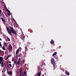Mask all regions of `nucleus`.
<instances>
[{
	"mask_svg": "<svg viewBox=\"0 0 76 76\" xmlns=\"http://www.w3.org/2000/svg\"><path fill=\"white\" fill-rule=\"evenodd\" d=\"M9 65L10 66V67H12V64H9Z\"/></svg>",
	"mask_w": 76,
	"mask_h": 76,
	"instance_id": "obj_28",
	"label": "nucleus"
},
{
	"mask_svg": "<svg viewBox=\"0 0 76 76\" xmlns=\"http://www.w3.org/2000/svg\"><path fill=\"white\" fill-rule=\"evenodd\" d=\"M38 72H39V70H40V71H41V70H42V68H40V67L39 66H38Z\"/></svg>",
	"mask_w": 76,
	"mask_h": 76,
	"instance_id": "obj_7",
	"label": "nucleus"
},
{
	"mask_svg": "<svg viewBox=\"0 0 76 76\" xmlns=\"http://www.w3.org/2000/svg\"><path fill=\"white\" fill-rule=\"evenodd\" d=\"M2 39H1V38H0V41H2Z\"/></svg>",
	"mask_w": 76,
	"mask_h": 76,
	"instance_id": "obj_40",
	"label": "nucleus"
},
{
	"mask_svg": "<svg viewBox=\"0 0 76 76\" xmlns=\"http://www.w3.org/2000/svg\"><path fill=\"white\" fill-rule=\"evenodd\" d=\"M7 30V31L8 33L10 34V35L12 36V32L13 34H14L15 35H17L18 34L17 32L13 28V27L12 26H10L9 27H6Z\"/></svg>",
	"mask_w": 76,
	"mask_h": 76,
	"instance_id": "obj_1",
	"label": "nucleus"
},
{
	"mask_svg": "<svg viewBox=\"0 0 76 76\" xmlns=\"http://www.w3.org/2000/svg\"><path fill=\"white\" fill-rule=\"evenodd\" d=\"M19 52V49H18L16 51L15 55L16 56L18 54V53Z\"/></svg>",
	"mask_w": 76,
	"mask_h": 76,
	"instance_id": "obj_8",
	"label": "nucleus"
},
{
	"mask_svg": "<svg viewBox=\"0 0 76 76\" xmlns=\"http://www.w3.org/2000/svg\"><path fill=\"white\" fill-rule=\"evenodd\" d=\"M14 60H15V58H12V61H14Z\"/></svg>",
	"mask_w": 76,
	"mask_h": 76,
	"instance_id": "obj_27",
	"label": "nucleus"
},
{
	"mask_svg": "<svg viewBox=\"0 0 76 76\" xmlns=\"http://www.w3.org/2000/svg\"><path fill=\"white\" fill-rule=\"evenodd\" d=\"M67 71H66L65 73V74H67Z\"/></svg>",
	"mask_w": 76,
	"mask_h": 76,
	"instance_id": "obj_36",
	"label": "nucleus"
},
{
	"mask_svg": "<svg viewBox=\"0 0 76 76\" xmlns=\"http://www.w3.org/2000/svg\"><path fill=\"white\" fill-rule=\"evenodd\" d=\"M51 62L52 64H53L54 67V68H55V66H56V62L54 60V58H53L51 59Z\"/></svg>",
	"mask_w": 76,
	"mask_h": 76,
	"instance_id": "obj_2",
	"label": "nucleus"
},
{
	"mask_svg": "<svg viewBox=\"0 0 76 76\" xmlns=\"http://www.w3.org/2000/svg\"><path fill=\"white\" fill-rule=\"evenodd\" d=\"M8 58H9V57H7V58L6 59V60H8Z\"/></svg>",
	"mask_w": 76,
	"mask_h": 76,
	"instance_id": "obj_33",
	"label": "nucleus"
},
{
	"mask_svg": "<svg viewBox=\"0 0 76 76\" xmlns=\"http://www.w3.org/2000/svg\"><path fill=\"white\" fill-rule=\"evenodd\" d=\"M20 61H17V64L19 65L20 64Z\"/></svg>",
	"mask_w": 76,
	"mask_h": 76,
	"instance_id": "obj_14",
	"label": "nucleus"
},
{
	"mask_svg": "<svg viewBox=\"0 0 76 76\" xmlns=\"http://www.w3.org/2000/svg\"><path fill=\"white\" fill-rule=\"evenodd\" d=\"M1 67H4V63L3 62H2L1 63Z\"/></svg>",
	"mask_w": 76,
	"mask_h": 76,
	"instance_id": "obj_9",
	"label": "nucleus"
},
{
	"mask_svg": "<svg viewBox=\"0 0 76 76\" xmlns=\"http://www.w3.org/2000/svg\"><path fill=\"white\" fill-rule=\"evenodd\" d=\"M2 62V61H0V65L1 64V63Z\"/></svg>",
	"mask_w": 76,
	"mask_h": 76,
	"instance_id": "obj_35",
	"label": "nucleus"
},
{
	"mask_svg": "<svg viewBox=\"0 0 76 76\" xmlns=\"http://www.w3.org/2000/svg\"><path fill=\"white\" fill-rule=\"evenodd\" d=\"M8 50L9 52H12V50H13V47L12 46L11 44H9V46L7 47Z\"/></svg>",
	"mask_w": 76,
	"mask_h": 76,
	"instance_id": "obj_3",
	"label": "nucleus"
},
{
	"mask_svg": "<svg viewBox=\"0 0 76 76\" xmlns=\"http://www.w3.org/2000/svg\"><path fill=\"white\" fill-rule=\"evenodd\" d=\"M11 55H10V54L9 55H8L7 56V57H11Z\"/></svg>",
	"mask_w": 76,
	"mask_h": 76,
	"instance_id": "obj_30",
	"label": "nucleus"
},
{
	"mask_svg": "<svg viewBox=\"0 0 76 76\" xmlns=\"http://www.w3.org/2000/svg\"><path fill=\"white\" fill-rule=\"evenodd\" d=\"M6 69L7 70V73H10V72L8 71V69H7V67H6Z\"/></svg>",
	"mask_w": 76,
	"mask_h": 76,
	"instance_id": "obj_18",
	"label": "nucleus"
},
{
	"mask_svg": "<svg viewBox=\"0 0 76 76\" xmlns=\"http://www.w3.org/2000/svg\"><path fill=\"white\" fill-rule=\"evenodd\" d=\"M7 11V12H9V13H10V11L9 10H6Z\"/></svg>",
	"mask_w": 76,
	"mask_h": 76,
	"instance_id": "obj_29",
	"label": "nucleus"
},
{
	"mask_svg": "<svg viewBox=\"0 0 76 76\" xmlns=\"http://www.w3.org/2000/svg\"><path fill=\"white\" fill-rule=\"evenodd\" d=\"M7 39H8V41H10V39L8 37H7Z\"/></svg>",
	"mask_w": 76,
	"mask_h": 76,
	"instance_id": "obj_21",
	"label": "nucleus"
},
{
	"mask_svg": "<svg viewBox=\"0 0 76 76\" xmlns=\"http://www.w3.org/2000/svg\"><path fill=\"white\" fill-rule=\"evenodd\" d=\"M41 71H40L39 72H38L37 76H41Z\"/></svg>",
	"mask_w": 76,
	"mask_h": 76,
	"instance_id": "obj_6",
	"label": "nucleus"
},
{
	"mask_svg": "<svg viewBox=\"0 0 76 76\" xmlns=\"http://www.w3.org/2000/svg\"><path fill=\"white\" fill-rule=\"evenodd\" d=\"M18 75H19V73L18 72Z\"/></svg>",
	"mask_w": 76,
	"mask_h": 76,
	"instance_id": "obj_50",
	"label": "nucleus"
},
{
	"mask_svg": "<svg viewBox=\"0 0 76 76\" xmlns=\"http://www.w3.org/2000/svg\"><path fill=\"white\" fill-rule=\"evenodd\" d=\"M63 72H64V70H63Z\"/></svg>",
	"mask_w": 76,
	"mask_h": 76,
	"instance_id": "obj_47",
	"label": "nucleus"
},
{
	"mask_svg": "<svg viewBox=\"0 0 76 76\" xmlns=\"http://www.w3.org/2000/svg\"><path fill=\"white\" fill-rule=\"evenodd\" d=\"M24 61V60H23L22 61V63H23V62Z\"/></svg>",
	"mask_w": 76,
	"mask_h": 76,
	"instance_id": "obj_44",
	"label": "nucleus"
},
{
	"mask_svg": "<svg viewBox=\"0 0 76 76\" xmlns=\"http://www.w3.org/2000/svg\"><path fill=\"white\" fill-rule=\"evenodd\" d=\"M54 58H55L56 59H58V56H57V55L55 56H54Z\"/></svg>",
	"mask_w": 76,
	"mask_h": 76,
	"instance_id": "obj_13",
	"label": "nucleus"
},
{
	"mask_svg": "<svg viewBox=\"0 0 76 76\" xmlns=\"http://www.w3.org/2000/svg\"><path fill=\"white\" fill-rule=\"evenodd\" d=\"M19 61H20V58H19Z\"/></svg>",
	"mask_w": 76,
	"mask_h": 76,
	"instance_id": "obj_43",
	"label": "nucleus"
},
{
	"mask_svg": "<svg viewBox=\"0 0 76 76\" xmlns=\"http://www.w3.org/2000/svg\"><path fill=\"white\" fill-rule=\"evenodd\" d=\"M22 54L20 53L19 54V56L20 57H22Z\"/></svg>",
	"mask_w": 76,
	"mask_h": 76,
	"instance_id": "obj_25",
	"label": "nucleus"
},
{
	"mask_svg": "<svg viewBox=\"0 0 76 76\" xmlns=\"http://www.w3.org/2000/svg\"><path fill=\"white\" fill-rule=\"evenodd\" d=\"M25 49L26 51H27L28 50V49L27 48V47H25Z\"/></svg>",
	"mask_w": 76,
	"mask_h": 76,
	"instance_id": "obj_26",
	"label": "nucleus"
},
{
	"mask_svg": "<svg viewBox=\"0 0 76 76\" xmlns=\"http://www.w3.org/2000/svg\"><path fill=\"white\" fill-rule=\"evenodd\" d=\"M15 65H17V63H15Z\"/></svg>",
	"mask_w": 76,
	"mask_h": 76,
	"instance_id": "obj_42",
	"label": "nucleus"
},
{
	"mask_svg": "<svg viewBox=\"0 0 76 76\" xmlns=\"http://www.w3.org/2000/svg\"><path fill=\"white\" fill-rule=\"evenodd\" d=\"M19 72H20V76H22V68H20L19 69Z\"/></svg>",
	"mask_w": 76,
	"mask_h": 76,
	"instance_id": "obj_4",
	"label": "nucleus"
},
{
	"mask_svg": "<svg viewBox=\"0 0 76 76\" xmlns=\"http://www.w3.org/2000/svg\"><path fill=\"white\" fill-rule=\"evenodd\" d=\"M1 53V50H0V53Z\"/></svg>",
	"mask_w": 76,
	"mask_h": 76,
	"instance_id": "obj_49",
	"label": "nucleus"
},
{
	"mask_svg": "<svg viewBox=\"0 0 76 76\" xmlns=\"http://www.w3.org/2000/svg\"><path fill=\"white\" fill-rule=\"evenodd\" d=\"M10 75H12V71H10Z\"/></svg>",
	"mask_w": 76,
	"mask_h": 76,
	"instance_id": "obj_20",
	"label": "nucleus"
},
{
	"mask_svg": "<svg viewBox=\"0 0 76 76\" xmlns=\"http://www.w3.org/2000/svg\"><path fill=\"white\" fill-rule=\"evenodd\" d=\"M8 74L9 75H10V72L8 73Z\"/></svg>",
	"mask_w": 76,
	"mask_h": 76,
	"instance_id": "obj_41",
	"label": "nucleus"
},
{
	"mask_svg": "<svg viewBox=\"0 0 76 76\" xmlns=\"http://www.w3.org/2000/svg\"><path fill=\"white\" fill-rule=\"evenodd\" d=\"M5 9L6 10H8V9H7V7H5Z\"/></svg>",
	"mask_w": 76,
	"mask_h": 76,
	"instance_id": "obj_37",
	"label": "nucleus"
},
{
	"mask_svg": "<svg viewBox=\"0 0 76 76\" xmlns=\"http://www.w3.org/2000/svg\"><path fill=\"white\" fill-rule=\"evenodd\" d=\"M11 63V61H10L9 62V63Z\"/></svg>",
	"mask_w": 76,
	"mask_h": 76,
	"instance_id": "obj_46",
	"label": "nucleus"
},
{
	"mask_svg": "<svg viewBox=\"0 0 76 76\" xmlns=\"http://www.w3.org/2000/svg\"><path fill=\"white\" fill-rule=\"evenodd\" d=\"M5 67H6V64L5 65Z\"/></svg>",
	"mask_w": 76,
	"mask_h": 76,
	"instance_id": "obj_45",
	"label": "nucleus"
},
{
	"mask_svg": "<svg viewBox=\"0 0 76 76\" xmlns=\"http://www.w3.org/2000/svg\"><path fill=\"white\" fill-rule=\"evenodd\" d=\"M54 41H53V40H51V44H53V43H54Z\"/></svg>",
	"mask_w": 76,
	"mask_h": 76,
	"instance_id": "obj_15",
	"label": "nucleus"
},
{
	"mask_svg": "<svg viewBox=\"0 0 76 76\" xmlns=\"http://www.w3.org/2000/svg\"><path fill=\"white\" fill-rule=\"evenodd\" d=\"M0 47L1 48L2 47V45H1V42H0Z\"/></svg>",
	"mask_w": 76,
	"mask_h": 76,
	"instance_id": "obj_22",
	"label": "nucleus"
},
{
	"mask_svg": "<svg viewBox=\"0 0 76 76\" xmlns=\"http://www.w3.org/2000/svg\"><path fill=\"white\" fill-rule=\"evenodd\" d=\"M7 67H9V64H7Z\"/></svg>",
	"mask_w": 76,
	"mask_h": 76,
	"instance_id": "obj_38",
	"label": "nucleus"
},
{
	"mask_svg": "<svg viewBox=\"0 0 76 76\" xmlns=\"http://www.w3.org/2000/svg\"><path fill=\"white\" fill-rule=\"evenodd\" d=\"M5 48H6V47H5L4 46H3L2 47V49L3 50H5Z\"/></svg>",
	"mask_w": 76,
	"mask_h": 76,
	"instance_id": "obj_16",
	"label": "nucleus"
},
{
	"mask_svg": "<svg viewBox=\"0 0 76 76\" xmlns=\"http://www.w3.org/2000/svg\"><path fill=\"white\" fill-rule=\"evenodd\" d=\"M43 46H44V45L42 44L40 45V47H41V48H43Z\"/></svg>",
	"mask_w": 76,
	"mask_h": 76,
	"instance_id": "obj_17",
	"label": "nucleus"
},
{
	"mask_svg": "<svg viewBox=\"0 0 76 76\" xmlns=\"http://www.w3.org/2000/svg\"><path fill=\"white\" fill-rule=\"evenodd\" d=\"M3 57L1 56L0 57V61H3Z\"/></svg>",
	"mask_w": 76,
	"mask_h": 76,
	"instance_id": "obj_10",
	"label": "nucleus"
},
{
	"mask_svg": "<svg viewBox=\"0 0 76 76\" xmlns=\"http://www.w3.org/2000/svg\"><path fill=\"white\" fill-rule=\"evenodd\" d=\"M0 31H1V30Z\"/></svg>",
	"mask_w": 76,
	"mask_h": 76,
	"instance_id": "obj_51",
	"label": "nucleus"
},
{
	"mask_svg": "<svg viewBox=\"0 0 76 76\" xmlns=\"http://www.w3.org/2000/svg\"><path fill=\"white\" fill-rule=\"evenodd\" d=\"M23 74L24 75H26V71H24L23 72Z\"/></svg>",
	"mask_w": 76,
	"mask_h": 76,
	"instance_id": "obj_24",
	"label": "nucleus"
},
{
	"mask_svg": "<svg viewBox=\"0 0 76 76\" xmlns=\"http://www.w3.org/2000/svg\"><path fill=\"white\" fill-rule=\"evenodd\" d=\"M1 10H0V14H1Z\"/></svg>",
	"mask_w": 76,
	"mask_h": 76,
	"instance_id": "obj_32",
	"label": "nucleus"
},
{
	"mask_svg": "<svg viewBox=\"0 0 76 76\" xmlns=\"http://www.w3.org/2000/svg\"><path fill=\"white\" fill-rule=\"evenodd\" d=\"M34 76H37V74L35 75Z\"/></svg>",
	"mask_w": 76,
	"mask_h": 76,
	"instance_id": "obj_48",
	"label": "nucleus"
},
{
	"mask_svg": "<svg viewBox=\"0 0 76 76\" xmlns=\"http://www.w3.org/2000/svg\"><path fill=\"white\" fill-rule=\"evenodd\" d=\"M14 63H17V60H15V61H14Z\"/></svg>",
	"mask_w": 76,
	"mask_h": 76,
	"instance_id": "obj_23",
	"label": "nucleus"
},
{
	"mask_svg": "<svg viewBox=\"0 0 76 76\" xmlns=\"http://www.w3.org/2000/svg\"><path fill=\"white\" fill-rule=\"evenodd\" d=\"M40 64H41V65H42V62Z\"/></svg>",
	"mask_w": 76,
	"mask_h": 76,
	"instance_id": "obj_34",
	"label": "nucleus"
},
{
	"mask_svg": "<svg viewBox=\"0 0 76 76\" xmlns=\"http://www.w3.org/2000/svg\"><path fill=\"white\" fill-rule=\"evenodd\" d=\"M66 75L67 76H69V75H70V73H66Z\"/></svg>",
	"mask_w": 76,
	"mask_h": 76,
	"instance_id": "obj_31",
	"label": "nucleus"
},
{
	"mask_svg": "<svg viewBox=\"0 0 76 76\" xmlns=\"http://www.w3.org/2000/svg\"><path fill=\"white\" fill-rule=\"evenodd\" d=\"M4 45L5 47H7V43L6 42H4Z\"/></svg>",
	"mask_w": 76,
	"mask_h": 76,
	"instance_id": "obj_12",
	"label": "nucleus"
},
{
	"mask_svg": "<svg viewBox=\"0 0 76 76\" xmlns=\"http://www.w3.org/2000/svg\"><path fill=\"white\" fill-rule=\"evenodd\" d=\"M57 54V52H55L53 54V57H54V56H55V55H56Z\"/></svg>",
	"mask_w": 76,
	"mask_h": 76,
	"instance_id": "obj_11",
	"label": "nucleus"
},
{
	"mask_svg": "<svg viewBox=\"0 0 76 76\" xmlns=\"http://www.w3.org/2000/svg\"><path fill=\"white\" fill-rule=\"evenodd\" d=\"M22 76H25V75H24V74H23V75H22Z\"/></svg>",
	"mask_w": 76,
	"mask_h": 76,
	"instance_id": "obj_39",
	"label": "nucleus"
},
{
	"mask_svg": "<svg viewBox=\"0 0 76 76\" xmlns=\"http://www.w3.org/2000/svg\"><path fill=\"white\" fill-rule=\"evenodd\" d=\"M10 15H11V12H10V13H7V15L8 16H10Z\"/></svg>",
	"mask_w": 76,
	"mask_h": 76,
	"instance_id": "obj_19",
	"label": "nucleus"
},
{
	"mask_svg": "<svg viewBox=\"0 0 76 76\" xmlns=\"http://www.w3.org/2000/svg\"><path fill=\"white\" fill-rule=\"evenodd\" d=\"M0 19H1L3 23H5V22H6V20H5V19L2 18V17L0 18Z\"/></svg>",
	"mask_w": 76,
	"mask_h": 76,
	"instance_id": "obj_5",
	"label": "nucleus"
}]
</instances>
